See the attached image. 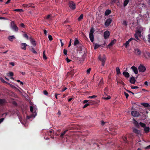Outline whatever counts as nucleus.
Returning a JSON list of instances; mask_svg holds the SVG:
<instances>
[{
	"mask_svg": "<svg viewBox=\"0 0 150 150\" xmlns=\"http://www.w3.org/2000/svg\"><path fill=\"white\" fill-rule=\"evenodd\" d=\"M37 109L35 108V106H31L30 107V111L32 112V115L30 116H27V117L28 119H29L32 117L33 118L35 117V116L37 115V112L36 110Z\"/></svg>",
	"mask_w": 150,
	"mask_h": 150,
	"instance_id": "obj_1",
	"label": "nucleus"
},
{
	"mask_svg": "<svg viewBox=\"0 0 150 150\" xmlns=\"http://www.w3.org/2000/svg\"><path fill=\"white\" fill-rule=\"evenodd\" d=\"M94 32L93 28H91L89 32V38L92 42L94 41V36L93 33Z\"/></svg>",
	"mask_w": 150,
	"mask_h": 150,
	"instance_id": "obj_2",
	"label": "nucleus"
},
{
	"mask_svg": "<svg viewBox=\"0 0 150 150\" xmlns=\"http://www.w3.org/2000/svg\"><path fill=\"white\" fill-rule=\"evenodd\" d=\"M139 125L141 127L144 128V130L146 133H148L149 131V127H146L145 124L140 122L139 123Z\"/></svg>",
	"mask_w": 150,
	"mask_h": 150,
	"instance_id": "obj_3",
	"label": "nucleus"
},
{
	"mask_svg": "<svg viewBox=\"0 0 150 150\" xmlns=\"http://www.w3.org/2000/svg\"><path fill=\"white\" fill-rule=\"evenodd\" d=\"M11 27L13 30L16 32L18 31V28L15 24L14 21H11Z\"/></svg>",
	"mask_w": 150,
	"mask_h": 150,
	"instance_id": "obj_4",
	"label": "nucleus"
},
{
	"mask_svg": "<svg viewBox=\"0 0 150 150\" xmlns=\"http://www.w3.org/2000/svg\"><path fill=\"white\" fill-rule=\"evenodd\" d=\"M99 59L102 62V65L103 66L104 65L106 59L105 56L103 55L102 57H101L100 56H99Z\"/></svg>",
	"mask_w": 150,
	"mask_h": 150,
	"instance_id": "obj_5",
	"label": "nucleus"
},
{
	"mask_svg": "<svg viewBox=\"0 0 150 150\" xmlns=\"http://www.w3.org/2000/svg\"><path fill=\"white\" fill-rule=\"evenodd\" d=\"M145 67L142 65H140L138 67V69L139 72H144L146 70Z\"/></svg>",
	"mask_w": 150,
	"mask_h": 150,
	"instance_id": "obj_6",
	"label": "nucleus"
},
{
	"mask_svg": "<svg viewBox=\"0 0 150 150\" xmlns=\"http://www.w3.org/2000/svg\"><path fill=\"white\" fill-rule=\"evenodd\" d=\"M132 115L134 117H138L140 115L139 112L137 111H133L131 112Z\"/></svg>",
	"mask_w": 150,
	"mask_h": 150,
	"instance_id": "obj_7",
	"label": "nucleus"
},
{
	"mask_svg": "<svg viewBox=\"0 0 150 150\" xmlns=\"http://www.w3.org/2000/svg\"><path fill=\"white\" fill-rule=\"evenodd\" d=\"M110 32L108 30H106L105 31L104 33L103 36L104 38L105 39H106L108 38L110 35Z\"/></svg>",
	"mask_w": 150,
	"mask_h": 150,
	"instance_id": "obj_8",
	"label": "nucleus"
},
{
	"mask_svg": "<svg viewBox=\"0 0 150 150\" xmlns=\"http://www.w3.org/2000/svg\"><path fill=\"white\" fill-rule=\"evenodd\" d=\"M69 6L70 8L72 9H74L76 8L75 4L72 1L69 3Z\"/></svg>",
	"mask_w": 150,
	"mask_h": 150,
	"instance_id": "obj_9",
	"label": "nucleus"
},
{
	"mask_svg": "<svg viewBox=\"0 0 150 150\" xmlns=\"http://www.w3.org/2000/svg\"><path fill=\"white\" fill-rule=\"evenodd\" d=\"M134 53L136 55H140L141 53V51L138 48H134Z\"/></svg>",
	"mask_w": 150,
	"mask_h": 150,
	"instance_id": "obj_10",
	"label": "nucleus"
},
{
	"mask_svg": "<svg viewBox=\"0 0 150 150\" xmlns=\"http://www.w3.org/2000/svg\"><path fill=\"white\" fill-rule=\"evenodd\" d=\"M112 21V19L110 18L107 19L105 21V25L106 26H108L111 23Z\"/></svg>",
	"mask_w": 150,
	"mask_h": 150,
	"instance_id": "obj_11",
	"label": "nucleus"
},
{
	"mask_svg": "<svg viewBox=\"0 0 150 150\" xmlns=\"http://www.w3.org/2000/svg\"><path fill=\"white\" fill-rule=\"evenodd\" d=\"M131 68L135 74H138V71L136 67L133 66L131 67Z\"/></svg>",
	"mask_w": 150,
	"mask_h": 150,
	"instance_id": "obj_12",
	"label": "nucleus"
},
{
	"mask_svg": "<svg viewBox=\"0 0 150 150\" xmlns=\"http://www.w3.org/2000/svg\"><path fill=\"white\" fill-rule=\"evenodd\" d=\"M21 48L22 49L24 50H26V47L27 46V45L25 43H21Z\"/></svg>",
	"mask_w": 150,
	"mask_h": 150,
	"instance_id": "obj_13",
	"label": "nucleus"
},
{
	"mask_svg": "<svg viewBox=\"0 0 150 150\" xmlns=\"http://www.w3.org/2000/svg\"><path fill=\"white\" fill-rule=\"evenodd\" d=\"M29 39L30 42H31V44L33 45L34 46H35L36 45V42L31 37H30L29 38Z\"/></svg>",
	"mask_w": 150,
	"mask_h": 150,
	"instance_id": "obj_14",
	"label": "nucleus"
},
{
	"mask_svg": "<svg viewBox=\"0 0 150 150\" xmlns=\"http://www.w3.org/2000/svg\"><path fill=\"white\" fill-rule=\"evenodd\" d=\"M133 39L132 38H131L129 39L124 44V45L125 46V47L126 48H127L128 46L129 42Z\"/></svg>",
	"mask_w": 150,
	"mask_h": 150,
	"instance_id": "obj_15",
	"label": "nucleus"
},
{
	"mask_svg": "<svg viewBox=\"0 0 150 150\" xmlns=\"http://www.w3.org/2000/svg\"><path fill=\"white\" fill-rule=\"evenodd\" d=\"M135 81L136 80L134 77H132L130 78V82L131 83L134 84L135 83Z\"/></svg>",
	"mask_w": 150,
	"mask_h": 150,
	"instance_id": "obj_16",
	"label": "nucleus"
},
{
	"mask_svg": "<svg viewBox=\"0 0 150 150\" xmlns=\"http://www.w3.org/2000/svg\"><path fill=\"white\" fill-rule=\"evenodd\" d=\"M15 38V37L14 35L9 36L8 37V39L11 41H12Z\"/></svg>",
	"mask_w": 150,
	"mask_h": 150,
	"instance_id": "obj_17",
	"label": "nucleus"
},
{
	"mask_svg": "<svg viewBox=\"0 0 150 150\" xmlns=\"http://www.w3.org/2000/svg\"><path fill=\"white\" fill-rule=\"evenodd\" d=\"M123 74L127 78L129 77V73L126 71H124L123 72Z\"/></svg>",
	"mask_w": 150,
	"mask_h": 150,
	"instance_id": "obj_18",
	"label": "nucleus"
},
{
	"mask_svg": "<svg viewBox=\"0 0 150 150\" xmlns=\"http://www.w3.org/2000/svg\"><path fill=\"white\" fill-rule=\"evenodd\" d=\"M79 43L78 40L77 38H75L74 40V46H76Z\"/></svg>",
	"mask_w": 150,
	"mask_h": 150,
	"instance_id": "obj_19",
	"label": "nucleus"
},
{
	"mask_svg": "<svg viewBox=\"0 0 150 150\" xmlns=\"http://www.w3.org/2000/svg\"><path fill=\"white\" fill-rule=\"evenodd\" d=\"M133 132H134L138 134H140V131L135 128L133 129Z\"/></svg>",
	"mask_w": 150,
	"mask_h": 150,
	"instance_id": "obj_20",
	"label": "nucleus"
},
{
	"mask_svg": "<svg viewBox=\"0 0 150 150\" xmlns=\"http://www.w3.org/2000/svg\"><path fill=\"white\" fill-rule=\"evenodd\" d=\"M116 40H114L111 41L110 43L108 45V46H112L116 42Z\"/></svg>",
	"mask_w": 150,
	"mask_h": 150,
	"instance_id": "obj_21",
	"label": "nucleus"
},
{
	"mask_svg": "<svg viewBox=\"0 0 150 150\" xmlns=\"http://www.w3.org/2000/svg\"><path fill=\"white\" fill-rule=\"evenodd\" d=\"M133 123L134 125L137 127H138L139 126L138 123L134 119H133Z\"/></svg>",
	"mask_w": 150,
	"mask_h": 150,
	"instance_id": "obj_22",
	"label": "nucleus"
},
{
	"mask_svg": "<svg viewBox=\"0 0 150 150\" xmlns=\"http://www.w3.org/2000/svg\"><path fill=\"white\" fill-rule=\"evenodd\" d=\"M46 18L48 20L50 21L52 18V17L50 15H48L46 17Z\"/></svg>",
	"mask_w": 150,
	"mask_h": 150,
	"instance_id": "obj_23",
	"label": "nucleus"
},
{
	"mask_svg": "<svg viewBox=\"0 0 150 150\" xmlns=\"http://www.w3.org/2000/svg\"><path fill=\"white\" fill-rule=\"evenodd\" d=\"M129 2V0H125L124 1L123 3V6L124 7L126 6L127 5Z\"/></svg>",
	"mask_w": 150,
	"mask_h": 150,
	"instance_id": "obj_24",
	"label": "nucleus"
},
{
	"mask_svg": "<svg viewBox=\"0 0 150 150\" xmlns=\"http://www.w3.org/2000/svg\"><path fill=\"white\" fill-rule=\"evenodd\" d=\"M6 102L5 100L4 99H0V104L2 105Z\"/></svg>",
	"mask_w": 150,
	"mask_h": 150,
	"instance_id": "obj_25",
	"label": "nucleus"
},
{
	"mask_svg": "<svg viewBox=\"0 0 150 150\" xmlns=\"http://www.w3.org/2000/svg\"><path fill=\"white\" fill-rule=\"evenodd\" d=\"M111 12V11L110 10H107L105 12V15L106 16L109 15Z\"/></svg>",
	"mask_w": 150,
	"mask_h": 150,
	"instance_id": "obj_26",
	"label": "nucleus"
},
{
	"mask_svg": "<svg viewBox=\"0 0 150 150\" xmlns=\"http://www.w3.org/2000/svg\"><path fill=\"white\" fill-rule=\"evenodd\" d=\"M14 11H19L20 12H23V10L22 9H15L14 10Z\"/></svg>",
	"mask_w": 150,
	"mask_h": 150,
	"instance_id": "obj_27",
	"label": "nucleus"
},
{
	"mask_svg": "<svg viewBox=\"0 0 150 150\" xmlns=\"http://www.w3.org/2000/svg\"><path fill=\"white\" fill-rule=\"evenodd\" d=\"M142 105L146 107H149V105L147 103H143L142 104Z\"/></svg>",
	"mask_w": 150,
	"mask_h": 150,
	"instance_id": "obj_28",
	"label": "nucleus"
},
{
	"mask_svg": "<svg viewBox=\"0 0 150 150\" xmlns=\"http://www.w3.org/2000/svg\"><path fill=\"white\" fill-rule=\"evenodd\" d=\"M109 91V89L108 88H105L104 90V92L105 93L107 94L108 93Z\"/></svg>",
	"mask_w": 150,
	"mask_h": 150,
	"instance_id": "obj_29",
	"label": "nucleus"
},
{
	"mask_svg": "<svg viewBox=\"0 0 150 150\" xmlns=\"http://www.w3.org/2000/svg\"><path fill=\"white\" fill-rule=\"evenodd\" d=\"M116 71L117 72V74H118L120 73V69L119 67H117L116 68Z\"/></svg>",
	"mask_w": 150,
	"mask_h": 150,
	"instance_id": "obj_30",
	"label": "nucleus"
},
{
	"mask_svg": "<svg viewBox=\"0 0 150 150\" xmlns=\"http://www.w3.org/2000/svg\"><path fill=\"white\" fill-rule=\"evenodd\" d=\"M144 84L146 86H148V85H150V81H145L144 83Z\"/></svg>",
	"mask_w": 150,
	"mask_h": 150,
	"instance_id": "obj_31",
	"label": "nucleus"
},
{
	"mask_svg": "<svg viewBox=\"0 0 150 150\" xmlns=\"http://www.w3.org/2000/svg\"><path fill=\"white\" fill-rule=\"evenodd\" d=\"M83 18V14H81L80 16L78 18V20L79 21H81V19Z\"/></svg>",
	"mask_w": 150,
	"mask_h": 150,
	"instance_id": "obj_32",
	"label": "nucleus"
},
{
	"mask_svg": "<svg viewBox=\"0 0 150 150\" xmlns=\"http://www.w3.org/2000/svg\"><path fill=\"white\" fill-rule=\"evenodd\" d=\"M136 34L138 36L140 37H141V32L139 30L137 31Z\"/></svg>",
	"mask_w": 150,
	"mask_h": 150,
	"instance_id": "obj_33",
	"label": "nucleus"
},
{
	"mask_svg": "<svg viewBox=\"0 0 150 150\" xmlns=\"http://www.w3.org/2000/svg\"><path fill=\"white\" fill-rule=\"evenodd\" d=\"M43 58L45 59H47V57L45 55V52L44 51L43 53Z\"/></svg>",
	"mask_w": 150,
	"mask_h": 150,
	"instance_id": "obj_34",
	"label": "nucleus"
},
{
	"mask_svg": "<svg viewBox=\"0 0 150 150\" xmlns=\"http://www.w3.org/2000/svg\"><path fill=\"white\" fill-rule=\"evenodd\" d=\"M92 105V104H91V103H88L86 104L83 106V108H86V107H87L88 106V105Z\"/></svg>",
	"mask_w": 150,
	"mask_h": 150,
	"instance_id": "obj_35",
	"label": "nucleus"
},
{
	"mask_svg": "<svg viewBox=\"0 0 150 150\" xmlns=\"http://www.w3.org/2000/svg\"><path fill=\"white\" fill-rule=\"evenodd\" d=\"M100 46V45L97 44H96L94 46V49L96 50Z\"/></svg>",
	"mask_w": 150,
	"mask_h": 150,
	"instance_id": "obj_36",
	"label": "nucleus"
},
{
	"mask_svg": "<svg viewBox=\"0 0 150 150\" xmlns=\"http://www.w3.org/2000/svg\"><path fill=\"white\" fill-rule=\"evenodd\" d=\"M23 6L24 7L26 8L29 7L30 6V4H23Z\"/></svg>",
	"mask_w": 150,
	"mask_h": 150,
	"instance_id": "obj_37",
	"label": "nucleus"
},
{
	"mask_svg": "<svg viewBox=\"0 0 150 150\" xmlns=\"http://www.w3.org/2000/svg\"><path fill=\"white\" fill-rule=\"evenodd\" d=\"M67 131V130H66L64 131L63 133H62L60 135V137H62L65 134Z\"/></svg>",
	"mask_w": 150,
	"mask_h": 150,
	"instance_id": "obj_38",
	"label": "nucleus"
},
{
	"mask_svg": "<svg viewBox=\"0 0 150 150\" xmlns=\"http://www.w3.org/2000/svg\"><path fill=\"white\" fill-rule=\"evenodd\" d=\"M8 76H12L13 75V73L12 72H10L9 73H8Z\"/></svg>",
	"mask_w": 150,
	"mask_h": 150,
	"instance_id": "obj_39",
	"label": "nucleus"
},
{
	"mask_svg": "<svg viewBox=\"0 0 150 150\" xmlns=\"http://www.w3.org/2000/svg\"><path fill=\"white\" fill-rule=\"evenodd\" d=\"M67 50H66L65 49H64V50L63 52H64V54L66 55H67Z\"/></svg>",
	"mask_w": 150,
	"mask_h": 150,
	"instance_id": "obj_40",
	"label": "nucleus"
},
{
	"mask_svg": "<svg viewBox=\"0 0 150 150\" xmlns=\"http://www.w3.org/2000/svg\"><path fill=\"white\" fill-rule=\"evenodd\" d=\"M91 70V69L90 68L86 70V72L87 74H89Z\"/></svg>",
	"mask_w": 150,
	"mask_h": 150,
	"instance_id": "obj_41",
	"label": "nucleus"
},
{
	"mask_svg": "<svg viewBox=\"0 0 150 150\" xmlns=\"http://www.w3.org/2000/svg\"><path fill=\"white\" fill-rule=\"evenodd\" d=\"M48 38L51 41L52 40V38L51 35H48Z\"/></svg>",
	"mask_w": 150,
	"mask_h": 150,
	"instance_id": "obj_42",
	"label": "nucleus"
},
{
	"mask_svg": "<svg viewBox=\"0 0 150 150\" xmlns=\"http://www.w3.org/2000/svg\"><path fill=\"white\" fill-rule=\"evenodd\" d=\"M110 98V96H108L107 97H105L104 99L105 100H108Z\"/></svg>",
	"mask_w": 150,
	"mask_h": 150,
	"instance_id": "obj_43",
	"label": "nucleus"
},
{
	"mask_svg": "<svg viewBox=\"0 0 150 150\" xmlns=\"http://www.w3.org/2000/svg\"><path fill=\"white\" fill-rule=\"evenodd\" d=\"M122 24L125 26L127 25V22L126 21H124L123 22Z\"/></svg>",
	"mask_w": 150,
	"mask_h": 150,
	"instance_id": "obj_44",
	"label": "nucleus"
},
{
	"mask_svg": "<svg viewBox=\"0 0 150 150\" xmlns=\"http://www.w3.org/2000/svg\"><path fill=\"white\" fill-rule=\"evenodd\" d=\"M23 35L24 37L26 38L27 39H28V37L26 34H23Z\"/></svg>",
	"mask_w": 150,
	"mask_h": 150,
	"instance_id": "obj_45",
	"label": "nucleus"
},
{
	"mask_svg": "<svg viewBox=\"0 0 150 150\" xmlns=\"http://www.w3.org/2000/svg\"><path fill=\"white\" fill-rule=\"evenodd\" d=\"M96 97L95 95H93L92 96H90L88 97V98H93Z\"/></svg>",
	"mask_w": 150,
	"mask_h": 150,
	"instance_id": "obj_46",
	"label": "nucleus"
},
{
	"mask_svg": "<svg viewBox=\"0 0 150 150\" xmlns=\"http://www.w3.org/2000/svg\"><path fill=\"white\" fill-rule=\"evenodd\" d=\"M148 42H150V34L148 35Z\"/></svg>",
	"mask_w": 150,
	"mask_h": 150,
	"instance_id": "obj_47",
	"label": "nucleus"
},
{
	"mask_svg": "<svg viewBox=\"0 0 150 150\" xmlns=\"http://www.w3.org/2000/svg\"><path fill=\"white\" fill-rule=\"evenodd\" d=\"M66 60L68 63H69L71 61V60L69 59L68 57L66 58Z\"/></svg>",
	"mask_w": 150,
	"mask_h": 150,
	"instance_id": "obj_48",
	"label": "nucleus"
},
{
	"mask_svg": "<svg viewBox=\"0 0 150 150\" xmlns=\"http://www.w3.org/2000/svg\"><path fill=\"white\" fill-rule=\"evenodd\" d=\"M124 94H125V96H126V98H127L129 96L128 94L127 93L125 92H124Z\"/></svg>",
	"mask_w": 150,
	"mask_h": 150,
	"instance_id": "obj_49",
	"label": "nucleus"
},
{
	"mask_svg": "<svg viewBox=\"0 0 150 150\" xmlns=\"http://www.w3.org/2000/svg\"><path fill=\"white\" fill-rule=\"evenodd\" d=\"M131 88L132 89H136L138 88V87L137 86H133L131 87Z\"/></svg>",
	"mask_w": 150,
	"mask_h": 150,
	"instance_id": "obj_50",
	"label": "nucleus"
},
{
	"mask_svg": "<svg viewBox=\"0 0 150 150\" xmlns=\"http://www.w3.org/2000/svg\"><path fill=\"white\" fill-rule=\"evenodd\" d=\"M71 39H70V41L69 43V45H68L69 47H70L71 46Z\"/></svg>",
	"mask_w": 150,
	"mask_h": 150,
	"instance_id": "obj_51",
	"label": "nucleus"
},
{
	"mask_svg": "<svg viewBox=\"0 0 150 150\" xmlns=\"http://www.w3.org/2000/svg\"><path fill=\"white\" fill-rule=\"evenodd\" d=\"M20 26L22 27V28H24L25 27V25H24V24L23 23H21L20 25Z\"/></svg>",
	"mask_w": 150,
	"mask_h": 150,
	"instance_id": "obj_52",
	"label": "nucleus"
},
{
	"mask_svg": "<svg viewBox=\"0 0 150 150\" xmlns=\"http://www.w3.org/2000/svg\"><path fill=\"white\" fill-rule=\"evenodd\" d=\"M138 35L136 34H135L134 35V36H135V38H136L137 40H139V38H138Z\"/></svg>",
	"mask_w": 150,
	"mask_h": 150,
	"instance_id": "obj_53",
	"label": "nucleus"
},
{
	"mask_svg": "<svg viewBox=\"0 0 150 150\" xmlns=\"http://www.w3.org/2000/svg\"><path fill=\"white\" fill-rule=\"evenodd\" d=\"M44 94L45 95H47L48 94V93L46 91H43Z\"/></svg>",
	"mask_w": 150,
	"mask_h": 150,
	"instance_id": "obj_54",
	"label": "nucleus"
},
{
	"mask_svg": "<svg viewBox=\"0 0 150 150\" xmlns=\"http://www.w3.org/2000/svg\"><path fill=\"white\" fill-rule=\"evenodd\" d=\"M4 118L0 119V124L4 121Z\"/></svg>",
	"mask_w": 150,
	"mask_h": 150,
	"instance_id": "obj_55",
	"label": "nucleus"
},
{
	"mask_svg": "<svg viewBox=\"0 0 150 150\" xmlns=\"http://www.w3.org/2000/svg\"><path fill=\"white\" fill-rule=\"evenodd\" d=\"M10 64L12 66H14L15 65L14 63L13 62H11L10 63Z\"/></svg>",
	"mask_w": 150,
	"mask_h": 150,
	"instance_id": "obj_56",
	"label": "nucleus"
},
{
	"mask_svg": "<svg viewBox=\"0 0 150 150\" xmlns=\"http://www.w3.org/2000/svg\"><path fill=\"white\" fill-rule=\"evenodd\" d=\"M60 42H61V46H63V45H64V43L62 42V40L60 39Z\"/></svg>",
	"mask_w": 150,
	"mask_h": 150,
	"instance_id": "obj_57",
	"label": "nucleus"
},
{
	"mask_svg": "<svg viewBox=\"0 0 150 150\" xmlns=\"http://www.w3.org/2000/svg\"><path fill=\"white\" fill-rule=\"evenodd\" d=\"M20 73L21 74L23 75H25V73L24 72H21Z\"/></svg>",
	"mask_w": 150,
	"mask_h": 150,
	"instance_id": "obj_58",
	"label": "nucleus"
},
{
	"mask_svg": "<svg viewBox=\"0 0 150 150\" xmlns=\"http://www.w3.org/2000/svg\"><path fill=\"white\" fill-rule=\"evenodd\" d=\"M0 79L1 80V81L2 82H5V81H4L3 79L2 78H0Z\"/></svg>",
	"mask_w": 150,
	"mask_h": 150,
	"instance_id": "obj_59",
	"label": "nucleus"
},
{
	"mask_svg": "<svg viewBox=\"0 0 150 150\" xmlns=\"http://www.w3.org/2000/svg\"><path fill=\"white\" fill-rule=\"evenodd\" d=\"M0 19L6 20V18L4 17H0Z\"/></svg>",
	"mask_w": 150,
	"mask_h": 150,
	"instance_id": "obj_60",
	"label": "nucleus"
},
{
	"mask_svg": "<svg viewBox=\"0 0 150 150\" xmlns=\"http://www.w3.org/2000/svg\"><path fill=\"white\" fill-rule=\"evenodd\" d=\"M116 4L118 6H120V3L119 1H118L116 3Z\"/></svg>",
	"mask_w": 150,
	"mask_h": 150,
	"instance_id": "obj_61",
	"label": "nucleus"
},
{
	"mask_svg": "<svg viewBox=\"0 0 150 150\" xmlns=\"http://www.w3.org/2000/svg\"><path fill=\"white\" fill-rule=\"evenodd\" d=\"M44 32L45 34V35H46L47 34V31L46 30H44Z\"/></svg>",
	"mask_w": 150,
	"mask_h": 150,
	"instance_id": "obj_62",
	"label": "nucleus"
},
{
	"mask_svg": "<svg viewBox=\"0 0 150 150\" xmlns=\"http://www.w3.org/2000/svg\"><path fill=\"white\" fill-rule=\"evenodd\" d=\"M117 0H111V2L112 3L116 2Z\"/></svg>",
	"mask_w": 150,
	"mask_h": 150,
	"instance_id": "obj_63",
	"label": "nucleus"
},
{
	"mask_svg": "<svg viewBox=\"0 0 150 150\" xmlns=\"http://www.w3.org/2000/svg\"><path fill=\"white\" fill-rule=\"evenodd\" d=\"M88 100H84L83 101V103H85L87 102H88Z\"/></svg>",
	"mask_w": 150,
	"mask_h": 150,
	"instance_id": "obj_64",
	"label": "nucleus"
}]
</instances>
